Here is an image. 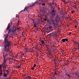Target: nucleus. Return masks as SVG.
Masks as SVG:
<instances>
[{"label": "nucleus", "instance_id": "nucleus-25", "mask_svg": "<svg viewBox=\"0 0 79 79\" xmlns=\"http://www.w3.org/2000/svg\"><path fill=\"white\" fill-rule=\"evenodd\" d=\"M4 76L5 77H6V76H7V74H6V73H4Z\"/></svg>", "mask_w": 79, "mask_h": 79}, {"label": "nucleus", "instance_id": "nucleus-52", "mask_svg": "<svg viewBox=\"0 0 79 79\" xmlns=\"http://www.w3.org/2000/svg\"><path fill=\"white\" fill-rule=\"evenodd\" d=\"M75 28H76L77 27V26L75 25Z\"/></svg>", "mask_w": 79, "mask_h": 79}, {"label": "nucleus", "instance_id": "nucleus-26", "mask_svg": "<svg viewBox=\"0 0 79 79\" xmlns=\"http://www.w3.org/2000/svg\"><path fill=\"white\" fill-rule=\"evenodd\" d=\"M64 40H65V41H66V42H68V39L67 38H65Z\"/></svg>", "mask_w": 79, "mask_h": 79}, {"label": "nucleus", "instance_id": "nucleus-7", "mask_svg": "<svg viewBox=\"0 0 79 79\" xmlns=\"http://www.w3.org/2000/svg\"><path fill=\"white\" fill-rule=\"evenodd\" d=\"M39 4V2H35V3H33V4H32L31 5V7H32V6H34V5H35V4Z\"/></svg>", "mask_w": 79, "mask_h": 79}, {"label": "nucleus", "instance_id": "nucleus-54", "mask_svg": "<svg viewBox=\"0 0 79 79\" xmlns=\"http://www.w3.org/2000/svg\"><path fill=\"white\" fill-rule=\"evenodd\" d=\"M68 2L67 1V2H66V4L67 5V4H68Z\"/></svg>", "mask_w": 79, "mask_h": 79}, {"label": "nucleus", "instance_id": "nucleus-56", "mask_svg": "<svg viewBox=\"0 0 79 79\" xmlns=\"http://www.w3.org/2000/svg\"><path fill=\"white\" fill-rule=\"evenodd\" d=\"M24 76H26V74H25L24 75Z\"/></svg>", "mask_w": 79, "mask_h": 79}, {"label": "nucleus", "instance_id": "nucleus-18", "mask_svg": "<svg viewBox=\"0 0 79 79\" xmlns=\"http://www.w3.org/2000/svg\"><path fill=\"white\" fill-rule=\"evenodd\" d=\"M52 35L53 36V35H55V33H54V32H52V33H50V35H52Z\"/></svg>", "mask_w": 79, "mask_h": 79}, {"label": "nucleus", "instance_id": "nucleus-4", "mask_svg": "<svg viewBox=\"0 0 79 79\" xmlns=\"http://www.w3.org/2000/svg\"><path fill=\"white\" fill-rule=\"evenodd\" d=\"M8 54L6 53V54H5L4 52L3 53V56L4 58L3 60V62L4 63V64H5V63L6 62V59L5 60V58H6V57H8Z\"/></svg>", "mask_w": 79, "mask_h": 79}, {"label": "nucleus", "instance_id": "nucleus-60", "mask_svg": "<svg viewBox=\"0 0 79 79\" xmlns=\"http://www.w3.org/2000/svg\"><path fill=\"white\" fill-rule=\"evenodd\" d=\"M10 77L9 78H7L8 79H10Z\"/></svg>", "mask_w": 79, "mask_h": 79}, {"label": "nucleus", "instance_id": "nucleus-30", "mask_svg": "<svg viewBox=\"0 0 79 79\" xmlns=\"http://www.w3.org/2000/svg\"><path fill=\"white\" fill-rule=\"evenodd\" d=\"M21 65H20L19 66H18L17 67V68H21Z\"/></svg>", "mask_w": 79, "mask_h": 79}, {"label": "nucleus", "instance_id": "nucleus-23", "mask_svg": "<svg viewBox=\"0 0 79 79\" xmlns=\"http://www.w3.org/2000/svg\"><path fill=\"white\" fill-rule=\"evenodd\" d=\"M62 42H65V41L64 39H62Z\"/></svg>", "mask_w": 79, "mask_h": 79}, {"label": "nucleus", "instance_id": "nucleus-33", "mask_svg": "<svg viewBox=\"0 0 79 79\" xmlns=\"http://www.w3.org/2000/svg\"><path fill=\"white\" fill-rule=\"evenodd\" d=\"M49 44L51 46H52V45H53V44H52L51 43H50Z\"/></svg>", "mask_w": 79, "mask_h": 79}, {"label": "nucleus", "instance_id": "nucleus-29", "mask_svg": "<svg viewBox=\"0 0 79 79\" xmlns=\"http://www.w3.org/2000/svg\"><path fill=\"white\" fill-rule=\"evenodd\" d=\"M34 67H32L31 68V69H32V70H34L35 69H34Z\"/></svg>", "mask_w": 79, "mask_h": 79}, {"label": "nucleus", "instance_id": "nucleus-3", "mask_svg": "<svg viewBox=\"0 0 79 79\" xmlns=\"http://www.w3.org/2000/svg\"><path fill=\"white\" fill-rule=\"evenodd\" d=\"M11 45V43H10V45L7 46H5V43L4 44V47L5 48V49L4 50L5 52H8V53L9 54H10V56L11 55V54H10V49H9V47L10 45Z\"/></svg>", "mask_w": 79, "mask_h": 79}, {"label": "nucleus", "instance_id": "nucleus-2", "mask_svg": "<svg viewBox=\"0 0 79 79\" xmlns=\"http://www.w3.org/2000/svg\"><path fill=\"white\" fill-rule=\"evenodd\" d=\"M8 35L7 34L5 36L4 39V46L5 47L10 45V43H11L10 41H8V38L7 37H8Z\"/></svg>", "mask_w": 79, "mask_h": 79}, {"label": "nucleus", "instance_id": "nucleus-8", "mask_svg": "<svg viewBox=\"0 0 79 79\" xmlns=\"http://www.w3.org/2000/svg\"><path fill=\"white\" fill-rule=\"evenodd\" d=\"M5 70V72H7V74H8L9 72H10V71H11L10 70V69H8L7 70H6L5 69H4Z\"/></svg>", "mask_w": 79, "mask_h": 79}, {"label": "nucleus", "instance_id": "nucleus-32", "mask_svg": "<svg viewBox=\"0 0 79 79\" xmlns=\"http://www.w3.org/2000/svg\"><path fill=\"white\" fill-rule=\"evenodd\" d=\"M72 42H73V43L74 44V43L75 42V41H74V40H72Z\"/></svg>", "mask_w": 79, "mask_h": 79}, {"label": "nucleus", "instance_id": "nucleus-53", "mask_svg": "<svg viewBox=\"0 0 79 79\" xmlns=\"http://www.w3.org/2000/svg\"><path fill=\"white\" fill-rule=\"evenodd\" d=\"M53 79H56V77H55L54 78H53Z\"/></svg>", "mask_w": 79, "mask_h": 79}, {"label": "nucleus", "instance_id": "nucleus-16", "mask_svg": "<svg viewBox=\"0 0 79 79\" xmlns=\"http://www.w3.org/2000/svg\"><path fill=\"white\" fill-rule=\"evenodd\" d=\"M48 28H49V29L50 30H52L53 29L52 28V26H49L48 27Z\"/></svg>", "mask_w": 79, "mask_h": 79}, {"label": "nucleus", "instance_id": "nucleus-61", "mask_svg": "<svg viewBox=\"0 0 79 79\" xmlns=\"http://www.w3.org/2000/svg\"><path fill=\"white\" fill-rule=\"evenodd\" d=\"M16 29H19V28H16Z\"/></svg>", "mask_w": 79, "mask_h": 79}, {"label": "nucleus", "instance_id": "nucleus-51", "mask_svg": "<svg viewBox=\"0 0 79 79\" xmlns=\"http://www.w3.org/2000/svg\"><path fill=\"white\" fill-rule=\"evenodd\" d=\"M71 13H72V14H73V13H74V11H73L72 12H71Z\"/></svg>", "mask_w": 79, "mask_h": 79}, {"label": "nucleus", "instance_id": "nucleus-45", "mask_svg": "<svg viewBox=\"0 0 79 79\" xmlns=\"http://www.w3.org/2000/svg\"><path fill=\"white\" fill-rule=\"evenodd\" d=\"M61 52L63 53V50L62 49V51H61Z\"/></svg>", "mask_w": 79, "mask_h": 79}, {"label": "nucleus", "instance_id": "nucleus-34", "mask_svg": "<svg viewBox=\"0 0 79 79\" xmlns=\"http://www.w3.org/2000/svg\"><path fill=\"white\" fill-rule=\"evenodd\" d=\"M36 66V64H34V66H33V68H35Z\"/></svg>", "mask_w": 79, "mask_h": 79}, {"label": "nucleus", "instance_id": "nucleus-64", "mask_svg": "<svg viewBox=\"0 0 79 79\" xmlns=\"http://www.w3.org/2000/svg\"><path fill=\"white\" fill-rule=\"evenodd\" d=\"M35 47H37V45H36L35 46Z\"/></svg>", "mask_w": 79, "mask_h": 79}, {"label": "nucleus", "instance_id": "nucleus-27", "mask_svg": "<svg viewBox=\"0 0 79 79\" xmlns=\"http://www.w3.org/2000/svg\"><path fill=\"white\" fill-rule=\"evenodd\" d=\"M30 50H31V51H29V52H33V49L32 48H31L30 49Z\"/></svg>", "mask_w": 79, "mask_h": 79}, {"label": "nucleus", "instance_id": "nucleus-19", "mask_svg": "<svg viewBox=\"0 0 79 79\" xmlns=\"http://www.w3.org/2000/svg\"><path fill=\"white\" fill-rule=\"evenodd\" d=\"M41 43L42 44H45V42H44V41L42 40L41 41Z\"/></svg>", "mask_w": 79, "mask_h": 79}, {"label": "nucleus", "instance_id": "nucleus-12", "mask_svg": "<svg viewBox=\"0 0 79 79\" xmlns=\"http://www.w3.org/2000/svg\"><path fill=\"white\" fill-rule=\"evenodd\" d=\"M65 74L67 76H68V77H69V79H71V76L69 75V74H68V73H65Z\"/></svg>", "mask_w": 79, "mask_h": 79}, {"label": "nucleus", "instance_id": "nucleus-10", "mask_svg": "<svg viewBox=\"0 0 79 79\" xmlns=\"http://www.w3.org/2000/svg\"><path fill=\"white\" fill-rule=\"evenodd\" d=\"M10 26H10V24H9L8 25H7V29H6L7 31V30H9V29H10Z\"/></svg>", "mask_w": 79, "mask_h": 79}, {"label": "nucleus", "instance_id": "nucleus-13", "mask_svg": "<svg viewBox=\"0 0 79 79\" xmlns=\"http://www.w3.org/2000/svg\"><path fill=\"white\" fill-rule=\"evenodd\" d=\"M75 75L77 76H78V79H79V74L77 73H75Z\"/></svg>", "mask_w": 79, "mask_h": 79}, {"label": "nucleus", "instance_id": "nucleus-44", "mask_svg": "<svg viewBox=\"0 0 79 79\" xmlns=\"http://www.w3.org/2000/svg\"><path fill=\"white\" fill-rule=\"evenodd\" d=\"M52 50L53 51H53H56V50H55V49H52Z\"/></svg>", "mask_w": 79, "mask_h": 79}, {"label": "nucleus", "instance_id": "nucleus-38", "mask_svg": "<svg viewBox=\"0 0 79 79\" xmlns=\"http://www.w3.org/2000/svg\"><path fill=\"white\" fill-rule=\"evenodd\" d=\"M38 4H39V5H42V3H39V2H38Z\"/></svg>", "mask_w": 79, "mask_h": 79}, {"label": "nucleus", "instance_id": "nucleus-17", "mask_svg": "<svg viewBox=\"0 0 79 79\" xmlns=\"http://www.w3.org/2000/svg\"><path fill=\"white\" fill-rule=\"evenodd\" d=\"M11 28H10V29L9 30V32H8L7 34V35H9V34H10V32H11Z\"/></svg>", "mask_w": 79, "mask_h": 79}, {"label": "nucleus", "instance_id": "nucleus-11", "mask_svg": "<svg viewBox=\"0 0 79 79\" xmlns=\"http://www.w3.org/2000/svg\"><path fill=\"white\" fill-rule=\"evenodd\" d=\"M52 52H53V50H52V49H50V51L49 52V55H51V54H52Z\"/></svg>", "mask_w": 79, "mask_h": 79}, {"label": "nucleus", "instance_id": "nucleus-5", "mask_svg": "<svg viewBox=\"0 0 79 79\" xmlns=\"http://www.w3.org/2000/svg\"><path fill=\"white\" fill-rule=\"evenodd\" d=\"M51 12H50V13L51 15V17L52 18V17H54V16L55 15V10H52Z\"/></svg>", "mask_w": 79, "mask_h": 79}, {"label": "nucleus", "instance_id": "nucleus-40", "mask_svg": "<svg viewBox=\"0 0 79 79\" xmlns=\"http://www.w3.org/2000/svg\"><path fill=\"white\" fill-rule=\"evenodd\" d=\"M42 5H43V6H45V3H43L42 4Z\"/></svg>", "mask_w": 79, "mask_h": 79}, {"label": "nucleus", "instance_id": "nucleus-21", "mask_svg": "<svg viewBox=\"0 0 79 79\" xmlns=\"http://www.w3.org/2000/svg\"><path fill=\"white\" fill-rule=\"evenodd\" d=\"M27 77L28 79H31V76H27Z\"/></svg>", "mask_w": 79, "mask_h": 79}, {"label": "nucleus", "instance_id": "nucleus-9", "mask_svg": "<svg viewBox=\"0 0 79 79\" xmlns=\"http://www.w3.org/2000/svg\"><path fill=\"white\" fill-rule=\"evenodd\" d=\"M28 7H25L24 10H22V11H20V12H24V11H26V10H27V9H28Z\"/></svg>", "mask_w": 79, "mask_h": 79}, {"label": "nucleus", "instance_id": "nucleus-28", "mask_svg": "<svg viewBox=\"0 0 79 79\" xmlns=\"http://www.w3.org/2000/svg\"><path fill=\"white\" fill-rule=\"evenodd\" d=\"M49 5L50 6H51V7H52V4H51V3H49Z\"/></svg>", "mask_w": 79, "mask_h": 79}, {"label": "nucleus", "instance_id": "nucleus-46", "mask_svg": "<svg viewBox=\"0 0 79 79\" xmlns=\"http://www.w3.org/2000/svg\"><path fill=\"white\" fill-rule=\"evenodd\" d=\"M62 1L64 2H64H65V0H62Z\"/></svg>", "mask_w": 79, "mask_h": 79}, {"label": "nucleus", "instance_id": "nucleus-58", "mask_svg": "<svg viewBox=\"0 0 79 79\" xmlns=\"http://www.w3.org/2000/svg\"><path fill=\"white\" fill-rule=\"evenodd\" d=\"M31 19L32 21H34V19Z\"/></svg>", "mask_w": 79, "mask_h": 79}, {"label": "nucleus", "instance_id": "nucleus-50", "mask_svg": "<svg viewBox=\"0 0 79 79\" xmlns=\"http://www.w3.org/2000/svg\"><path fill=\"white\" fill-rule=\"evenodd\" d=\"M77 49H78L79 50V46H77Z\"/></svg>", "mask_w": 79, "mask_h": 79}, {"label": "nucleus", "instance_id": "nucleus-1", "mask_svg": "<svg viewBox=\"0 0 79 79\" xmlns=\"http://www.w3.org/2000/svg\"><path fill=\"white\" fill-rule=\"evenodd\" d=\"M60 22V17L58 16H57L55 20L53 19V17H51L49 19H47V23L49 24L53 25V26L56 28L58 27V23Z\"/></svg>", "mask_w": 79, "mask_h": 79}, {"label": "nucleus", "instance_id": "nucleus-43", "mask_svg": "<svg viewBox=\"0 0 79 79\" xmlns=\"http://www.w3.org/2000/svg\"><path fill=\"white\" fill-rule=\"evenodd\" d=\"M74 44H77V42L75 41V43Z\"/></svg>", "mask_w": 79, "mask_h": 79}, {"label": "nucleus", "instance_id": "nucleus-39", "mask_svg": "<svg viewBox=\"0 0 79 79\" xmlns=\"http://www.w3.org/2000/svg\"><path fill=\"white\" fill-rule=\"evenodd\" d=\"M24 49H25V50H27V48H24Z\"/></svg>", "mask_w": 79, "mask_h": 79}, {"label": "nucleus", "instance_id": "nucleus-22", "mask_svg": "<svg viewBox=\"0 0 79 79\" xmlns=\"http://www.w3.org/2000/svg\"><path fill=\"white\" fill-rule=\"evenodd\" d=\"M3 64H4V63H3V64L2 65H0V69H1V68H2L3 67Z\"/></svg>", "mask_w": 79, "mask_h": 79}, {"label": "nucleus", "instance_id": "nucleus-55", "mask_svg": "<svg viewBox=\"0 0 79 79\" xmlns=\"http://www.w3.org/2000/svg\"><path fill=\"white\" fill-rule=\"evenodd\" d=\"M68 64H69H69L67 63L66 64V66H68Z\"/></svg>", "mask_w": 79, "mask_h": 79}, {"label": "nucleus", "instance_id": "nucleus-36", "mask_svg": "<svg viewBox=\"0 0 79 79\" xmlns=\"http://www.w3.org/2000/svg\"><path fill=\"white\" fill-rule=\"evenodd\" d=\"M36 31H40V30H38V28H37V27L36 28Z\"/></svg>", "mask_w": 79, "mask_h": 79}, {"label": "nucleus", "instance_id": "nucleus-62", "mask_svg": "<svg viewBox=\"0 0 79 79\" xmlns=\"http://www.w3.org/2000/svg\"><path fill=\"white\" fill-rule=\"evenodd\" d=\"M68 44H69V42H68Z\"/></svg>", "mask_w": 79, "mask_h": 79}, {"label": "nucleus", "instance_id": "nucleus-48", "mask_svg": "<svg viewBox=\"0 0 79 79\" xmlns=\"http://www.w3.org/2000/svg\"><path fill=\"white\" fill-rule=\"evenodd\" d=\"M75 9L77 10V7L76 6H75Z\"/></svg>", "mask_w": 79, "mask_h": 79}, {"label": "nucleus", "instance_id": "nucleus-63", "mask_svg": "<svg viewBox=\"0 0 79 79\" xmlns=\"http://www.w3.org/2000/svg\"><path fill=\"white\" fill-rule=\"evenodd\" d=\"M52 5H54V3L52 2Z\"/></svg>", "mask_w": 79, "mask_h": 79}, {"label": "nucleus", "instance_id": "nucleus-35", "mask_svg": "<svg viewBox=\"0 0 79 79\" xmlns=\"http://www.w3.org/2000/svg\"><path fill=\"white\" fill-rule=\"evenodd\" d=\"M29 52V51L27 50H26L25 51V53H27V52Z\"/></svg>", "mask_w": 79, "mask_h": 79}, {"label": "nucleus", "instance_id": "nucleus-47", "mask_svg": "<svg viewBox=\"0 0 79 79\" xmlns=\"http://www.w3.org/2000/svg\"><path fill=\"white\" fill-rule=\"evenodd\" d=\"M57 73H55L54 75H57Z\"/></svg>", "mask_w": 79, "mask_h": 79}, {"label": "nucleus", "instance_id": "nucleus-59", "mask_svg": "<svg viewBox=\"0 0 79 79\" xmlns=\"http://www.w3.org/2000/svg\"><path fill=\"white\" fill-rule=\"evenodd\" d=\"M45 46L47 47V46H48V45H47V44H45Z\"/></svg>", "mask_w": 79, "mask_h": 79}, {"label": "nucleus", "instance_id": "nucleus-24", "mask_svg": "<svg viewBox=\"0 0 79 79\" xmlns=\"http://www.w3.org/2000/svg\"><path fill=\"white\" fill-rule=\"evenodd\" d=\"M67 2L68 3H70V2H71V0H68Z\"/></svg>", "mask_w": 79, "mask_h": 79}, {"label": "nucleus", "instance_id": "nucleus-42", "mask_svg": "<svg viewBox=\"0 0 79 79\" xmlns=\"http://www.w3.org/2000/svg\"><path fill=\"white\" fill-rule=\"evenodd\" d=\"M53 77H55V75L54 74L53 75Z\"/></svg>", "mask_w": 79, "mask_h": 79}, {"label": "nucleus", "instance_id": "nucleus-41", "mask_svg": "<svg viewBox=\"0 0 79 79\" xmlns=\"http://www.w3.org/2000/svg\"><path fill=\"white\" fill-rule=\"evenodd\" d=\"M44 21H47V19H46V18H45L44 19Z\"/></svg>", "mask_w": 79, "mask_h": 79}, {"label": "nucleus", "instance_id": "nucleus-37", "mask_svg": "<svg viewBox=\"0 0 79 79\" xmlns=\"http://www.w3.org/2000/svg\"><path fill=\"white\" fill-rule=\"evenodd\" d=\"M52 31H53V29H52V30H50L49 31V32H52Z\"/></svg>", "mask_w": 79, "mask_h": 79}, {"label": "nucleus", "instance_id": "nucleus-14", "mask_svg": "<svg viewBox=\"0 0 79 79\" xmlns=\"http://www.w3.org/2000/svg\"><path fill=\"white\" fill-rule=\"evenodd\" d=\"M76 5H74V4H73L72 6V7H73V8H74V9H76Z\"/></svg>", "mask_w": 79, "mask_h": 79}, {"label": "nucleus", "instance_id": "nucleus-31", "mask_svg": "<svg viewBox=\"0 0 79 79\" xmlns=\"http://www.w3.org/2000/svg\"><path fill=\"white\" fill-rule=\"evenodd\" d=\"M54 61V63L56 64V60H55Z\"/></svg>", "mask_w": 79, "mask_h": 79}, {"label": "nucleus", "instance_id": "nucleus-20", "mask_svg": "<svg viewBox=\"0 0 79 79\" xmlns=\"http://www.w3.org/2000/svg\"><path fill=\"white\" fill-rule=\"evenodd\" d=\"M0 72H1L0 73V77H1L2 76V71H0Z\"/></svg>", "mask_w": 79, "mask_h": 79}, {"label": "nucleus", "instance_id": "nucleus-49", "mask_svg": "<svg viewBox=\"0 0 79 79\" xmlns=\"http://www.w3.org/2000/svg\"><path fill=\"white\" fill-rule=\"evenodd\" d=\"M22 36L23 37H25V35H23V34H22Z\"/></svg>", "mask_w": 79, "mask_h": 79}, {"label": "nucleus", "instance_id": "nucleus-6", "mask_svg": "<svg viewBox=\"0 0 79 79\" xmlns=\"http://www.w3.org/2000/svg\"><path fill=\"white\" fill-rule=\"evenodd\" d=\"M13 29L12 30H11V32H16V27H13Z\"/></svg>", "mask_w": 79, "mask_h": 79}, {"label": "nucleus", "instance_id": "nucleus-15", "mask_svg": "<svg viewBox=\"0 0 79 79\" xmlns=\"http://www.w3.org/2000/svg\"><path fill=\"white\" fill-rule=\"evenodd\" d=\"M37 23H35L34 24V26L35 27H37Z\"/></svg>", "mask_w": 79, "mask_h": 79}, {"label": "nucleus", "instance_id": "nucleus-57", "mask_svg": "<svg viewBox=\"0 0 79 79\" xmlns=\"http://www.w3.org/2000/svg\"><path fill=\"white\" fill-rule=\"evenodd\" d=\"M70 34H71V32H70L69 33V35H70Z\"/></svg>", "mask_w": 79, "mask_h": 79}]
</instances>
